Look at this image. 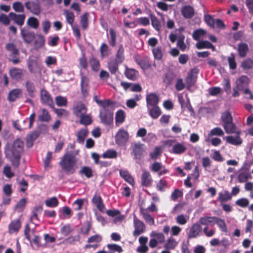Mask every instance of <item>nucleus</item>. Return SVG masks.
I'll list each match as a JSON object with an SVG mask.
<instances>
[{
    "label": "nucleus",
    "mask_w": 253,
    "mask_h": 253,
    "mask_svg": "<svg viewBox=\"0 0 253 253\" xmlns=\"http://www.w3.org/2000/svg\"><path fill=\"white\" fill-rule=\"evenodd\" d=\"M249 78L246 76L243 75L237 81V87L240 90L242 89L249 83Z\"/></svg>",
    "instance_id": "nucleus-35"
},
{
    "label": "nucleus",
    "mask_w": 253,
    "mask_h": 253,
    "mask_svg": "<svg viewBox=\"0 0 253 253\" xmlns=\"http://www.w3.org/2000/svg\"><path fill=\"white\" fill-rule=\"evenodd\" d=\"M51 119V116L48 110L45 108L42 109L41 113L38 116L39 121L42 122H48Z\"/></svg>",
    "instance_id": "nucleus-31"
},
{
    "label": "nucleus",
    "mask_w": 253,
    "mask_h": 253,
    "mask_svg": "<svg viewBox=\"0 0 253 253\" xmlns=\"http://www.w3.org/2000/svg\"><path fill=\"white\" fill-rule=\"evenodd\" d=\"M187 150V147L182 143L176 142L172 146V152L176 155L184 153Z\"/></svg>",
    "instance_id": "nucleus-25"
},
{
    "label": "nucleus",
    "mask_w": 253,
    "mask_h": 253,
    "mask_svg": "<svg viewBox=\"0 0 253 253\" xmlns=\"http://www.w3.org/2000/svg\"><path fill=\"white\" fill-rule=\"evenodd\" d=\"M249 51V47L246 43H240L238 44V51L240 57L243 58L246 56Z\"/></svg>",
    "instance_id": "nucleus-34"
},
{
    "label": "nucleus",
    "mask_w": 253,
    "mask_h": 253,
    "mask_svg": "<svg viewBox=\"0 0 253 253\" xmlns=\"http://www.w3.org/2000/svg\"><path fill=\"white\" fill-rule=\"evenodd\" d=\"M120 174L122 178H123L127 182L131 185L134 184V180L133 177L130 174L127 170H121L120 171Z\"/></svg>",
    "instance_id": "nucleus-33"
},
{
    "label": "nucleus",
    "mask_w": 253,
    "mask_h": 253,
    "mask_svg": "<svg viewBox=\"0 0 253 253\" xmlns=\"http://www.w3.org/2000/svg\"><path fill=\"white\" fill-rule=\"evenodd\" d=\"M147 109L150 116L154 119H158L162 114V111L158 105L149 107Z\"/></svg>",
    "instance_id": "nucleus-24"
},
{
    "label": "nucleus",
    "mask_w": 253,
    "mask_h": 253,
    "mask_svg": "<svg viewBox=\"0 0 253 253\" xmlns=\"http://www.w3.org/2000/svg\"><path fill=\"white\" fill-rule=\"evenodd\" d=\"M89 79L84 76H82L81 82V88L82 94L84 98L88 96L89 94L90 87L89 84Z\"/></svg>",
    "instance_id": "nucleus-9"
},
{
    "label": "nucleus",
    "mask_w": 253,
    "mask_h": 253,
    "mask_svg": "<svg viewBox=\"0 0 253 253\" xmlns=\"http://www.w3.org/2000/svg\"><path fill=\"white\" fill-rule=\"evenodd\" d=\"M177 243L175 240L172 238H169L168 239L164 246L167 249L172 250L174 249Z\"/></svg>",
    "instance_id": "nucleus-61"
},
{
    "label": "nucleus",
    "mask_w": 253,
    "mask_h": 253,
    "mask_svg": "<svg viewBox=\"0 0 253 253\" xmlns=\"http://www.w3.org/2000/svg\"><path fill=\"white\" fill-rule=\"evenodd\" d=\"M80 118V123L81 124L87 126L91 124L92 123V119L89 115L84 114Z\"/></svg>",
    "instance_id": "nucleus-59"
},
{
    "label": "nucleus",
    "mask_w": 253,
    "mask_h": 253,
    "mask_svg": "<svg viewBox=\"0 0 253 253\" xmlns=\"http://www.w3.org/2000/svg\"><path fill=\"white\" fill-rule=\"evenodd\" d=\"M22 90L20 88H15L10 90L8 95L7 99L9 102H14L21 97Z\"/></svg>",
    "instance_id": "nucleus-18"
},
{
    "label": "nucleus",
    "mask_w": 253,
    "mask_h": 253,
    "mask_svg": "<svg viewBox=\"0 0 253 253\" xmlns=\"http://www.w3.org/2000/svg\"><path fill=\"white\" fill-rule=\"evenodd\" d=\"M26 204V199L22 198L20 199L15 206V209L18 212H20L23 211Z\"/></svg>",
    "instance_id": "nucleus-64"
},
{
    "label": "nucleus",
    "mask_w": 253,
    "mask_h": 253,
    "mask_svg": "<svg viewBox=\"0 0 253 253\" xmlns=\"http://www.w3.org/2000/svg\"><path fill=\"white\" fill-rule=\"evenodd\" d=\"M9 73L10 77L15 81H19L23 77V71L20 68H13L10 69Z\"/></svg>",
    "instance_id": "nucleus-19"
},
{
    "label": "nucleus",
    "mask_w": 253,
    "mask_h": 253,
    "mask_svg": "<svg viewBox=\"0 0 253 253\" xmlns=\"http://www.w3.org/2000/svg\"><path fill=\"white\" fill-rule=\"evenodd\" d=\"M221 120L223 124H225L233 121V118L229 111H225L221 114Z\"/></svg>",
    "instance_id": "nucleus-53"
},
{
    "label": "nucleus",
    "mask_w": 253,
    "mask_h": 253,
    "mask_svg": "<svg viewBox=\"0 0 253 253\" xmlns=\"http://www.w3.org/2000/svg\"><path fill=\"white\" fill-rule=\"evenodd\" d=\"M151 237H154L155 239H156L158 241V243L159 244H163L164 243L165 240V237L164 235L162 233H156L155 232H153L151 234Z\"/></svg>",
    "instance_id": "nucleus-60"
},
{
    "label": "nucleus",
    "mask_w": 253,
    "mask_h": 253,
    "mask_svg": "<svg viewBox=\"0 0 253 253\" xmlns=\"http://www.w3.org/2000/svg\"><path fill=\"white\" fill-rule=\"evenodd\" d=\"M109 34L110 36V39H109L108 42L110 46L112 47L115 46L116 44V39H117V34L115 30L112 28H110L109 30Z\"/></svg>",
    "instance_id": "nucleus-45"
},
{
    "label": "nucleus",
    "mask_w": 253,
    "mask_h": 253,
    "mask_svg": "<svg viewBox=\"0 0 253 253\" xmlns=\"http://www.w3.org/2000/svg\"><path fill=\"white\" fill-rule=\"evenodd\" d=\"M73 111L74 114L77 117H80L81 116L86 114L87 108L84 104L79 103L74 107Z\"/></svg>",
    "instance_id": "nucleus-22"
},
{
    "label": "nucleus",
    "mask_w": 253,
    "mask_h": 253,
    "mask_svg": "<svg viewBox=\"0 0 253 253\" xmlns=\"http://www.w3.org/2000/svg\"><path fill=\"white\" fill-rule=\"evenodd\" d=\"M231 198L232 197L230 193L228 191H225L224 193L220 192L218 193L217 200L222 203L230 200Z\"/></svg>",
    "instance_id": "nucleus-47"
},
{
    "label": "nucleus",
    "mask_w": 253,
    "mask_h": 253,
    "mask_svg": "<svg viewBox=\"0 0 253 253\" xmlns=\"http://www.w3.org/2000/svg\"><path fill=\"white\" fill-rule=\"evenodd\" d=\"M21 227V223L19 219L12 220L8 225V232L11 234L17 233Z\"/></svg>",
    "instance_id": "nucleus-20"
},
{
    "label": "nucleus",
    "mask_w": 253,
    "mask_h": 253,
    "mask_svg": "<svg viewBox=\"0 0 253 253\" xmlns=\"http://www.w3.org/2000/svg\"><path fill=\"white\" fill-rule=\"evenodd\" d=\"M106 213L109 216L114 217L115 216H117L119 215V217H117V219L121 221L123 219L124 217L122 215H120L121 212L119 210L114 209V210H109L106 211Z\"/></svg>",
    "instance_id": "nucleus-51"
},
{
    "label": "nucleus",
    "mask_w": 253,
    "mask_h": 253,
    "mask_svg": "<svg viewBox=\"0 0 253 253\" xmlns=\"http://www.w3.org/2000/svg\"><path fill=\"white\" fill-rule=\"evenodd\" d=\"M252 178V175L248 172H241L238 176V180L240 183L246 182L248 179Z\"/></svg>",
    "instance_id": "nucleus-58"
},
{
    "label": "nucleus",
    "mask_w": 253,
    "mask_h": 253,
    "mask_svg": "<svg viewBox=\"0 0 253 253\" xmlns=\"http://www.w3.org/2000/svg\"><path fill=\"white\" fill-rule=\"evenodd\" d=\"M89 64L91 69L95 72H97L100 69V63L98 60L92 56L89 60Z\"/></svg>",
    "instance_id": "nucleus-44"
},
{
    "label": "nucleus",
    "mask_w": 253,
    "mask_h": 253,
    "mask_svg": "<svg viewBox=\"0 0 253 253\" xmlns=\"http://www.w3.org/2000/svg\"><path fill=\"white\" fill-rule=\"evenodd\" d=\"M202 233V227L197 223H194L190 228L188 233V238H196L200 236Z\"/></svg>",
    "instance_id": "nucleus-10"
},
{
    "label": "nucleus",
    "mask_w": 253,
    "mask_h": 253,
    "mask_svg": "<svg viewBox=\"0 0 253 253\" xmlns=\"http://www.w3.org/2000/svg\"><path fill=\"white\" fill-rule=\"evenodd\" d=\"M119 64L120 63L114 60H111L108 63V67L112 74H115L118 71Z\"/></svg>",
    "instance_id": "nucleus-48"
},
{
    "label": "nucleus",
    "mask_w": 253,
    "mask_h": 253,
    "mask_svg": "<svg viewBox=\"0 0 253 253\" xmlns=\"http://www.w3.org/2000/svg\"><path fill=\"white\" fill-rule=\"evenodd\" d=\"M27 10L34 15H39L41 11V6L38 1H28L25 3Z\"/></svg>",
    "instance_id": "nucleus-8"
},
{
    "label": "nucleus",
    "mask_w": 253,
    "mask_h": 253,
    "mask_svg": "<svg viewBox=\"0 0 253 253\" xmlns=\"http://www.w3.org/2000/svg\"><path fill=\"white\" fill-rule=\"evenodd\" d=\"M21 35L24 41L26 43H30L35 37L34 32L30 31L25 28L21 30Z\"/></svg>",
    "instance_id": "nucleus-16"
},
{
    "label": "nucleus",
    "mask_w": 253,
    "mask_h": 253,
    "mask_svg": "<svg viewBox=\"0 0 253 253\" xmlns=\"http://www.w3.org/2000/svg\"><path fill=\"white\" fill-rule=\"evenodd\" d=\"M174 78V74L172 72L169 71L165 75L163 78V82L167 86H169L172 84Z\"/></svg>",
    "instance_id": "nucleus-40"
},
{
    "label": "nucleus",
    "mask_w": 253,
    "mask_h": 253,
    "mask_svg": "<svg viewBox=\"0 0 253 253\" xmlns=\"http://www.w3.org/2000/svg\"><path fill=\"white\" fill-rule=\"evenodd\" d=\"M79 173L81 175H84L87 178H90L93 176L92 169L88 166L82 167L79 171Z\"/></svg>",
    "instance_id": "nucleus-43"
},
{
    "label": "nucleus",
    "mask_w": 253,
    "mask_h": 253,
    "mask_svg": "<svg viewBox=\"0 0 253 253\" xmlns=\"http://www.w3.org/2000/svg\"><path fill=\"white\" fill-rule=\"evenodd\" d=\"M99 50L102 57L108 56L110 53L109 47L105 43H102L101 44Z\"/></svg>",
    "instance_id": "nucleus-55"
},
{
    "label": "nucleus",
    "mask_w": 253,
    "mask_h": 253,
    "mask_svg": "<svg viewBox=\"0 0 253 253\" xmlns=\"http://www.w3.org/2000/svg\"><path fill=\"white\" fill-rule=\"evenodd\" d=\"M125 60L124 48L122 44L120 45L117 51L115 61L119 63H122Z\"/></svg>",
    "instance_id": "nucleus-41"
},
{
    "label": "nucleus",
    "mask_w": 253,
    "mask_h": 253,
    "mask_svg": "<svg viewBox=\"0 0 253 253\" xmlns=\"http://www.w3.org/2000/svg\"><path fill=\"white\" fill-rule=\"evenodd\" d=\"M133 224L134 227V230L133 232V236L137 237L145 231L146 227L144 223L136 216L133 218Z\"/></svg>",
    "instance_id": "nucleus-7"
},
{
    "label": "nucleus",
    "mask_w": 253,
    "mask_h": 253,
    "mask_svg": "<svg viewBox=\"0 0 253 253\" xmlns=\"http://www.w3.org/2000/svg\"><path fill=\"white\" fill-rule=\"evenodd\" d=\"M216 224L220 230L226 232L227 231L226 225L224 219L215 216L214 220V225Z\"/></svg>",
    "instance_id": "nucleus-39"
},
{
    "label": "nucleus",
    "mask_w": 253,
    "mask_h": 253,
    "mask_svg": "<svg viewBox=\"0 0 253 253\" xmlns=\"http://www.w3.org/2000/svg\"><path fill=\"white\" fill-rule=\"evenodd\" d=\"M138 72L134 69L126 68L125 71L126 77L130 80L135 81L137 79Z\"/></svg>",
    "instance_id": "nucleus-36"
},
{
    "label": "nucleus",
    "mask_w": 253,
    "mask_h": 253,
    "mask_svg": "<svg viewBox=\"0 0 253 253\" xmlns=\"http://www.w3.org/2000/svg\"><path fill=\"white\" fill-rule=\"evenodd\" d=\"M222 126L226 133L230 134L237 132V127L233 121L228 123V124H223Z\"/></svg>",
    "instance_id": "nucleus-38"
},
{
    "label": "nucleus",
    "mask_w": 253,
    "mask_h": 253,
    "mask_svg": "<svg viewBox=\"0 0 253 253\" xmlns=\"http://www.w3.org/2000/svg\"><path fill=\"white\" fill-rule=\"evenodd\" d=\"M206 32L202 29H198L195 30L192 34V37L194 40L199 41L200 37L206 35Z\"/></svg>",
    "instance_id": "nucleus-57"
},
{
    "label": "nucleus",
    "mask_w": 253,
    "mask_h": 253,
    "mask_svg": "<svg viewBox=\"0 0 253 253\" xmlns=\"http://www.w3.org/2000/svg\"><path fill=\"white\" fill-rule=\"evenodd\" d=\"M199 70L196 68H194L190 70L185 78V83L186 88L190 89L192 87L197 81V74L199 73Z\"/></svg>",
    "instance_id": "nucleus-5"
},
{
    "label": "nucleus",
    "mask_w": 253,
    "mask_h": 253,
    "mask_svg": "<svg viewBox=\"0 0 253 253\" xmlns=\"http://www.w3.org/2000/svg\"><path fill=\"white\" fill-rule=\"evenodd\" d=\"M5 49L7 51L10 52V56L13 57V58H9L8 60L12 62L14 65L19 63L20 60L18 57L19 52L16 45L13 43H8L5 45Z\"/></svg>",
    "instance_id": "nucleus-3"
},
{
    "label": "nucleus",
    "mask_w": 253,
    "mask_h": 253,
    "mask_svg": "<svg viewBox=\"0 0 253 253\" xmlns=\"http://www.w3.org/2000/svg\"><path fill=\"white\" fill-rule=\"evenodd\" d=\"M125 119V115L124 111L122 110H119L116 113L115 121L116 124H121L124 121Z\"/></svg>",
    "instance_id": "nucleus-46"
},
{
    "label": "nucleus",
    "mask_w": 253,
    "mask_h": 253,
    "mask_svg": "<svg viewBox=\"0 0 253 253\" xmlns=\"http://www.w3.org/2000/svg\"><path fill=\"white\" fill-rule=\"evenodd\" d=\"M40 97L41 102L44 105L54 108V102L50 93L44 88L40 91Z\"/></svg>",
    "instance_id": "nucleus-6"
},
{
    "label": "nucleus",
    "mask_w": 253,
    "mask_h": 253,
    "mask_svg": "<svg viewBox=\"0 0 253 253\" xmlns=\"http://www.w3.org/2000/svg\"><path fill=\"white\" fill-rule=\"evenodd\" d=\"M140 213L142 214L143 218L147 223L150 225H153L154 224V218L152 217L148 213V211H147V210L141 209Z\"/></svg>",
    "instance_id": "nucleus-42"
},
{
    "label": "nucleus",
    "mask_w": 253,
    "mask_h": 253,
    "mask_svg": "<svg viewBox=\"0 0 253 253\" xmlns=\"http://www.w3.org/2000/svg\"><path fill=\"white\" fill-rule=\"evenodd\" d=\"M92 202L96 206L97 209L99 211L101 212L103 211L105 208V205L103 202L102 199L100 195L95 194L92 199Z\"/></svg>",
    "instance_id": "nucleus-23"
},
{
    "label": "nucleus",
    "mask_w": 253,
    "mask_h": 253,
    "mask_svg": "<svg viewBox=\"0 0 253 253\" xmlns=\"http://www.w3.org/2000/svg\"><path fill=\"white\" fill-rule=\"evenodd\" d=\"M45 204L47 207L55 208L58 205L59 201L56 197H53L45 200Z\"/></svg>",
    "instance_id": "nucleus-52"
},
{
    "label": "nucleus",
    "mask_w": 253,
    "mask_h": 253,
    "mask_svg": "<svg viewBox=\"0 0 253 253\" xmlns=\"http://www.w3.org/2000/svg\"><path fill=\"white\" fill-rule=\"evenodd\" d=\"M235 133L237 134L236 137H233L232 136H228L226 137V141L228 143L232 145H240L242 143V140L240 137L241 131L237 130Z\"/></svg>",
    "instance_id": "nucleus-21"
},
{
    "label": "nucleus",
    "mask_w": 253,
    "mask_h": 253,
    "mask_svg": "<svg viewBox=\"0 0 253 253\" xmlns=\"http://www.w3.org/2000/svg\"><path fill=\"white\" fill-rule=\"evenodd\" d=\"M181 14L186 18H191L194 15V10L190 5H186L181 9Z\"/></svg>",
    "instance_id": "nucleus-27"
},
{
    "label": "nucleus",
    "mask_w": 253,
    "mask_h": 253,
    "mask_svg": "<svg viewBox=\"0 0 253 253\" xmlns=\"http://www.w3.org/2000/svg\"><path fill=\"white\" fill-rule=\"evenodd\" d=\"M79 152V150L75 151H68L61 158L59 165L66 174H73L76 172L78 168L77 156Z\"/></svg>",
    "instance_id": "nucleus-2"
},
{
    "label": "nucleus",
    "mask_w": 253,
    "mask_h": 253,
    "mask_svg": "<svg viewBox=\"0 0 253 253\" xmlns=\"http://www.w3.org/2000/svg\"><path fill=\"white\" fill-rule=\"evenodd\" d=\"M228 62L231 69L235 70L237 67V63L235 61V57L233 53H231L230 56L228 57Z\"/></svg>",
    "instance_id": "nucleus-63"
},
{
    "label": "nucleus",
    "mask_w": 253,
    "mask_h": 253,
    "mask_svg": "<svg viewBox=\"0 0 253 253\" xmlns=\"http://www.w3.org/2000/svg\"><path fill=\"white\" fill-rule=\"evenodd\" d=\"M100 118L101 122L106 125H110L113 121V113L105 110L100 113Z\"/></svg>",
    "instance_id": "nucleus-11"
},
{
    "label": "nucleus",
    "mask_w": 253,
    "mask_h": 253,
    "mask_svg": "<svg viewBox=\"0 0 253 253\" xmlns=\"http://www.w3.org/2000/svg\"><path fill=\"white\" fill-rule=\"evenodd\" d=\"M141 181L142 186L146 187H149L153 181L150 172L146 170L143 171L141 176Z\"/></svg>",
    "instance_id": "nucleus-17"
},
{
    "label": "nucleus",
    "mask_w": 253,
    "mask_h": 253,
    "mask_svg": "<svg viewBox=\"0 0 253 253\" xmlns=\"http://www.w3.org/2000/svg\"><path fill=\"white\" fill-rule=\"evenodd\" d=\"M28 68L32 74H35L39 71L38 62L35 60L28 59L27 61Z\"/></svg>",
    "instance_id": "nucleus-29"
},
{
    "label": "nucleus",
    "mask_w": 253,
    "mask_h": 253,
    "mask_svg": "<svg viewBox=\"0 0 253 253\" xmlns=\"http://www.w3.org/2000/svg\"><path fill=\"white\" fill-rule=\"evenodd\" d=\"M88 131L85 129H81L77 133V139L79 143H83L85 138L87 136Z\"/></svg>",
    "instance_id": "nucleus-54"
},
{
    "label": "nucleus",
    "mask_w": 253,
    "mask_h": 253,
    "mask_svg": "<svg viewBox=\"0 0 253 253\" xmlns=\"http://www.w3.org/2000/svg\"><path fill=\"white\" fill-rule=\"evenodd\" d=\"M241 66L243 69L246 70L253 68V59L247 58L243 60Z\"/></svg>",
    "instance_id": "nucleus-56"
},
{
    "label": "nucleus",
    "mask_w": 253,
    "mask_h": 253,
    "mask_svg": "<svg viewBox=\"0 0 253 253\" xmlns=\"http://www.w3.org/2000/svg\"><path fill=\"white\" fill-rule=\"evenodd\" d=\"M132 151L131 154H133L135 158L140 159L144 150L143 148V144L140 143H134L131 145Z\"/></svg>",
    "instance_id": "nucleus-14"
},
{
    "label": "nucleus",
    "mask_w": 253,
    "mask_h": 253,
    "mask_svg": "<svg viewBox=\"0 0 253 253\" xmlns=\"http://www.w3.org/2000/svg\"><path fill=\"white\" fill-rule=\"evenodd\" d=\"M196 46L199 49H211L212 51L215 50L214 46L208 41H202L196 43Z\"/></svg>",
    "instance_id": "nucleus-28"
},
{
    "label": "nucleus",
    "mask_w": 253,
    "mask_h": 253,
    "mask_svg": "<svg viewBox=\"0 0 253 253\" xmlns=\"http://www.w3.org/2000/svg\"><path fill=\"white\" fill-rule=\"evenodd\" d=\"M8 16L9 18L14 21V22L17 25L22 26L25 21L26 16L25 14H17L13 12H10Z\"/></svg>",
    "instance_id": "nucleus-13"
},
{
    "label": "nucleus",
    "mask_w": 253,
    "mask_h": 253,
    "mask_svg": "<svg viewBox=\"0 0 253 253\" xmlns=\"http://www.w3.org/2000/svg\"><path fill=\"white\" fill-rule=\"evenodd\" d=\"M135 61L143 70H147L151 67L150 58L147 56L142 58H136Z\"/></svg>",
    "instance_id": "nucleus-15"
},
{
    "label": "nucleus",
    "mask_w": 253,
    "mask_h": 253,
    "mask_svg": "<svg viewBox=\"0 0 253 253\" xmlns=\"http://www.w3.org/2000/svg\"><path fill=\"white\" fill-rule=\"evenodd\" d=\"M168 187L167 181L163 178L161 179L156 185L157 190L161 192H164Z\"/></svg>",
    "instance_id": "nucleus-50"
},
{
    "label": "nucleus",
    "mask_w": 253,
    "mask_h": 253,
    "mask_svg": "<svg viewBox=\"0 0 253 253\" xmlns=\"http://www.w3.org/2000/svg\"><path fill=\"white\" fill-rule=\"evenodd\" d=\"M117 157V152L113 149H108L102 155L104 159H115Z\"/></svg>",
    "instance_id": "nucleus-49"
},
{
    "label": "nucleus",
    "mask_w": 253,
    "mask_h": 253,
    "mask_svg": "<svg viewBox=\"0 0 253 253\" xmlns=\"http://www.w3.org/2000/svg\"><path fill=\"white\" fill-rule=\"evenodd\" d=\"M115 138L116 143L118 145L124 146L128 140L129 134L126 130L120 128L116 133Z\"/></svg>",
    "instance_id": "nucleus-4"
},
{
    "label": "nucleus",
    "mask_w": 253,
    "mask_h": 253,
    "mask_svg": "<svg viewBox=\"0 0 253 253\" xmlns=\"http://www.w3.org/2000/svg\"><path fill=\"white\" fill-rule=\"evenodd\" d=\"M88 13H85L81 16L80 23L82 26V28L83 30H85L88 27Z\"/></svg>",
    "instance_id": "nucleus-62"
},
{
    "label": "nucleus",
    "mask_w": 253,
    "mask_h": 253,
    "mask_svg": "<svg viewBox=\"0 0 253 253\" xmlns=\"http://www.w3.org/2000/svg\"><path fill=\"white\" fill-rule=\"evenodd\" d=\"M147 108L157 106L159 102V96L155 93H150L146 96Z\"/></svg>",
    "instance_id": "nucleus-12"
},
{
    "label": "nucleus",
    "mask_w": 253,
    "mask_h": 253,
    "mask_svg": "<svg viewBox=\"0 0 253 253\" xmlns=\"http://www.w3.org/2000/svg\"><path fill=\"white\" fill-rule=\"evenodd\" d=\"M149 17L151 21V24L153 27L158 32H159L161 29V22L158 18L153 14L150 13Z\"/></svg>",
    "instance_id": "nucleus-30"
},
{
    "label": "nucleus",
    "mask_w": 253,
    "mask_h": 253,
    "mask_svg": "<svg viewBox=\"0 0 253 253\" xmlns=\"http://www.w3.org/2000/svg\"><path fill=\"white\" fill-rule=\"evenodd\" d=\"M45 44V38L42 35H38L34 41V47L36 49L42 48Z\"/></svg>",
    "instance_id": "nucleus-37"
},
{
    "label": "nucleus",
    "mask_w": 253,
    "mask_h": 253,
    "mask_svg": "<svg viewBox=\"0 0 253 253\" xmlns=\"http://www.w3.org/2000/svg\"><path fill=\"white\" fill-rule=\"evenodd\" d=\"M215 216H204L201 217L199 220V224L208 226L210 224L213 226L214 225V220Z\"/></svg>",
    "instance_id": "nucleus-32"
},
{
    "label": "nucleus",
    "mask_w": 253,
    "mask_h": 253,
    "mask_svg": "<svg viewBox=\"0 0 253 253\" xmlns=\"http://www.w3.org/2000/svg\"><path fill=\"white\" fill-rule=\"evenodd\" d=\"M25 87L29 96L32 98L34 97L36 89L34 83L30 80L27 81L25 83Z\"/></svg>",
    "instance_id": "nucleus-26"
},
{
    "label": "nucleus",
    "mask_w": 253,
    "mask_h": 253,
    "mask_svg": "<svg viewBox=\"0 0 253 253\" xmlns=\"http://www.w3.org/2000/svg\"><path fill=\"white\" fill-rule=\"evenodd\" d=\"M24 142L20 139L17 138L12 144L7 142L4 146L5 157L15 168L19 166L21 155L24 151Z\"/></svg>",
    "instance_id": "nucleus-1"
}]
</instances>
